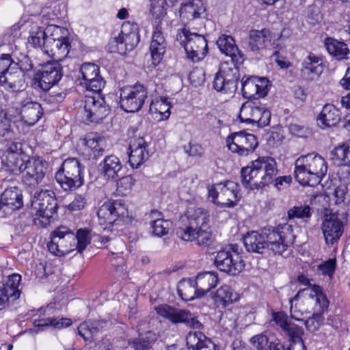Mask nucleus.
<instances>
[{
	"mask_svg": "<svg viewBox=\"0 0 350 350\" xmlns=\"http://www.w3.org/2000/svg\"><path fill=\"white\" fill-rule=\"evenodd\" d=\"M299 332L297 331L293 336H290L291 341L286 350H306L302 339L299 336Z\"/></svg>",
	"mask_w": 350,
	"mask_h": 350,
	"instance_id": "63",
	"label": "nucleus"
},
{
	"mask_svg": "<svg viewBox=\"0 0 350 350\" xmlns=\"http://www.w3.org/2000/svg\"><path fill=\"white\" fill-rule=\"evenodd\" d=\"M137 25L129 21L123 23L120 31L112 33L111 39L107 46L110 53L125 55L131 51L139 42Z\"/></svg>",
	"mask_w": 350,
	"mask_h": 350,
	"instance_id": "3",
	"label": "nucleus"
},
{
	"mask_svg": "<svg viewBox=\"0 0 350 350\" xmlns=\"http://www.w3.org/2000/svg\"><path fill=\"white\" fill-rule=\"evenodd\" d=\"M85 95L84 107L80 112L81 121L86 124L91 122L98 123L109 113L110 109L98 93Z\"/></svg>",
	"mask_w": 350,
	"mask_h": 350,
	"instance_id": "10",
	"label": "nucleus"
},
{
	"mask_svg": "<svg viewBox=\"0 0 350 350\" xmlns=\"http://www.w3.org/2000/svg\"><path fill=\"white\" fill-rule=\"evenodd\" d=\"M220 288H225L226 293L222 295L224 306L228 304L236 303L240 298L239 295L234 292L230 286L227 285L221 286Z\"/></svg>",
	"mask_w": 350,
	"mask_h": 350,
	"instance_id": "58",
	"label": "nucleus"
},
{
	"mask_svg": "<svg viewBox=\"0 0 350 350\" xmlns=\"http://www.w3.org/2000/svg\"><path fill=\"white\" fill-rule=\"evenodd\" d=\"M76 237V245L75 249L81 253L90 243L89 231L85 229H80L77 231Z\"/></svg>",
	"mask_w": 350,
	"mask_h": 350,
	"instance_id": "51",
	"label": "nucleus"
},
{
	"mask_svg": "<svg viewBox=\"0 0 350 350\" xmlns=\"http://www.w3.org/2000/svg\"><path fill=\"white\" fill-rule=\"evenodd\" d=\"M46 170V161L35 157L29 159L21 171L23 183L30 187H36L44 179Z\"/></svg>",
	"mask_w": 350,
	"mask_h": 350,
	"instance_id": "18",
	"label": "nucleus"
},
{
	"mask_svg": "<svg viewBox=\"0 0 350 350\" xmlns=\"http://www.w3.org/2000/svg\"><path fill=\"white\" fill-rule=\"evenodd\" d=\"M243 243L247 252L264 254L265 250H267L265 228L260 232L258 231L247 232L243 237Z\"/></svg>",
	"mask_w": 350,
	"mask_h": 350,
	"instance_id": "28",
	"label": "nucleus"
},
{
	"mask_svg": "<svg viewBox=\"0 0 350 350\" xmlns=\"http://www.w3.org/2000/svg\"><path fill=\"white\" fill-rule=\"evenodd\" d=\"M157 313L165 318L172 323H186L194 329H200L202 324L193 317L189 310L180 308H155Z\"/></svg>",
	"mask_w": 350,
	"mask_h": 350,
	"instance_id": "21",
	"label": "nucleus"
},
{
	"mask_svg": "<svg viewBox=\"0 0 350 350\" xmlns=\"http://www.w3.org/2000/svg\"><path fill=\"white\" fill-rule=\"evenodd\" d=\"M100 173L106 180H115L121 176L122 163L116 156L109 155L99 164Z\"/></svg>",
	"mask_w": 350,
	"mask_h": 350,
	"instance_id": "31",
	"label": "nucleus"
},
{
	"mask_svg": "<svg viewBox=\"0 0 350 350\" xmlns=\"http://www.w3.org/2000/svg\"><path fill=\"white\" fill-rule=\"evenodd\" d=\"M311 290L313 293L312 296L316 297L317 303L319 304L321 306H328V299L321 286L314 284L312 286Z\"/></svg>",
	"mask_w": 350,
	"mask_h": 350,
	"instance_id": "59",
	"label": "nucleus"
},
{
	"mask_svg": "<svg viewBox=\"0 0 350 350\" xmlns=\"http://www.w3.org/2000/svg\"><path fill=\"white\" fill-rule=\"evenodd\" d=\"M192 238L190 239H183L185 241H196V244L201 247H208L214 241V236L209 226L197 229L191 233Z\"/></svg>",
	"mask_w": 350,
	"mask_h": 350,
	"instance_id": "44",
	"label": "nucleus"
},
{
	"mask_svg": "<svg viewBox=\"0 0 350 350\" xmlns=\"http://www.w3.org/2000/svg\"><path fill=\"white\" fill-rule=\"evenodd\" d=\"M272 321L282 328L289 336H293L301 329L291 323H288V316L283 312H272Z\"/></svg>",
	"mask_w": 350,
	"mask_h": 350,
	"instance_id": "46",
	"label": "nucleus"
},
{
	"mask_svg": "<svg viewBox=\"0 0 350 350\" xmlns=\"http://www.w3.org/2000/svg\"><path fill=\"white\" fill-rule=\"evenodd\" d=\"M62 66L57 61L49 62L36 72L35 84L43 91H49L62 78Z\"/></svg>",
	"mask_w": 350,
	"mask_h": 350,
	"instance_id": "16",
	"label": "nucleus"
},
{
	"mask_svg": "<svg viewBox=\"0 0 350 350\" xmlns=\"http://www.w3.org/2000/svg\"><path fill=\"white\" fill-rule=\"evenodd\" d=\"M26 155L21 142H11L6 145L1 156L2 167L0 170V178L5 181L13 180V176L21 173L25 166Z\"/></svg>",
	"mask_w": 350,
	"mask_h": 350,
	"instance_id": "2",
	"label": "nucleus"
},
{
	"mask_svg": "<svg viewBox=\"0 0 350 350\" xmlns=\"http://www.w3.org/2000/svg\"><path fill=\"white\" fill-rule=\"evenodd\" d=\"M208 338L201 332H190L186 338L189 349L197 350Z\"/></svg>",
	"mask_w": 350,
	"mask_h": 350,
	"instance_id": "50",
	"label": "nucleus"
},
{
	"mask_svg": "<svg viewBox=\"0 0 350 350\" xmlns=\"http://www.w3.org/2000/svg\"><path fill=\"white\" fill-rule=\"evenodd\" d=\"M237 62L231 59L221 64L213 81V88L223 94H232L238 88L240 79L239 68Z\"/></svg>",
	"mask_w": 350,
	"mask_h": 350,
	"instance_id": "5",
	"label": "nucleus"
},
{
	"mask_svg": "<svg viewBox=\"0 0 350 350\" xmlns=\"http://www.w3.org/2000/svg\"><path fill=\"white\" fill-rule=\"evenodd\" d=\"M62 28L58 26L47 27V31L51 32L46 39L45 53L56 59L58 62L67 57L70 51V44L68 38L64 36H58Z\"/></svg>",
	"mask_w": 350,
	"mask_h": 350,
	"instance_id": "14",
	"label": "nucleus"
},
{
	"mask_svg": "<svg viewBox=\"0 0 350 350\" xmlns=\"http://www.w3.org/2000/svg\"><path fill=\"white\" fill-rule=\"evenodd\" d=\"M201 295L208 293L219 282L218 273L215 271H205L198 274L194 280Z\"/></svg>",
	"mask_w": 350,
	"mask_h": 350,
	"instance_id": "37",
	"label": "nucleus"
},
{
	"mask_svg": "<svg viewBox=\"0 0 350 350\" xmlns=\"http://www.w3.org/2000/svg\"><path fill=\"white\" fill-rule=\"evenodd\" d=\"M82 167L76 158H68L62 164L55 179L64 191H73L83 184Z\"/></svg>",
	"mask_w": 350,
	"mask_h": 350,
	"instance_id": "7",
	"label": "nucleus"
},
{
	"mask_svg": "<svg viewBox=\"0 0 350 350\" xmlns=\"http://www.w3.org/2000/svg\"><path fill=\"white\" fill-rule=\"evenodd\" d=\"M198 288L193 279H183L178 282V293L183 300L191 301L202 297Z\"/></svg>",
	"mask_w": 350,
	"mask_h": 350,
	"instance_id": "38",
	"label": "nucleus"
},
{
	"mask_svg": "<svg viewBox=\"0 0 350 350\" xmlns=\"http://www.w3.org/2000/svg\"><path fill=\"white\" fill-rule=\"evenodd\" d=\"M129 163L133 168H138L148 158V143L144 137L133 138L129 144Z\"/></svg>",
	"mask_w": 350,
	"mask_h": 350,
	"instance_id": "26",
	"label": "nucleus"
},
{
	"mask_svg": "<svg viewBox=\"0 0 350 350\" xmlns=\"http://www.w3.org/2000/svg\"><path fill=\"white\" fill-rule=\"evenodd\" d=\"M208 198L217 206L233 207L241 198L239 185L230 180L215 184L208 189Z\"/></svg>",
	"mask_w": 350,
	"mask_h": 350,
	"instance_id": "9",
	"label": "nucleus"
},
{
	"mask_svg": "<svg viewBox=\"0 0 350 350\" xmlns=\"http://www.w3.org/2000/svg\"><path fill=\"white\" fill-rule=\"evenodd\" d=\"M321 228L326 243L333 245L342 234L343 222L338 213L327 215L322 223Z\"/></svg>",
	"mask_w": 350,
	"mask_h": 350,
	"instance_id": "23",
	"label": "nucleus"
},
{
	"mask_svg": "<svg viewBox=\"0 0 350 350\" xmlns=\"http://www.w3.org/2000/svg\"><path fill=\"white\" fill-rule=\"evenodd\" d=\"M215 265L220 271L229 275H237L243 270L245 262L237 252L225 248L217 252Z\"/></svg>",
	"mask_w": 350,
	"mask_h": 350,
	"instance_id": "13",
	"label": "nucleus"
},
{
	"mask_svg": "<svg viewBox=\"0 0 350 350\" xmlns=\"http://www.w3.org/2000/svg\"><path fill=\"white\" fill-rule=\"evenodd\" d=\"M3 214L8 215L13 211L20 209L23 205L22 191L17 187L6 189L1 197Z\"/></svg>",
	"mask_w": 350,
	"mask_h": 350,
	"instance_id": "27",
	"label": "nucleus"
},
{
	"mask_svg": "<svg viewBox=\"0 0 350 350\" xmlns=\"http://www.w3.org/2000/svg\"><path fill=\"white\" fill-rule=\"evenodd\" d=\"M267 248L275 255H282L293 244L295 236L291 225L284 224L277 227L265 228Z\"/></svg>",
	"mask_w": 350,
	"mask_h": 350,
	"instance_id": "6",
	"label": "nucleus"
},
{
	"mask_svg": "<svg viewBox=\"0 0 350 350\" xmlns=\"http://www.w3.org/2000/svg\"><path fill=\"white\" fill-rule=\"evenodd\" d=\"M165 49L166 42L163 35L161 27L157 25L154 27L150 46L152 64L154 65H157L160 63L165 52Z\"/></svg>",
	"mask_w": 350,
	"mask_h": 350,
	"instance_id": "29",
	"label": "nucleus"
},
{
	"mask_svg": "<svg viewBox=\"0 0 350 350\" xmlns=\"http://www.w3.org/2000/svg\"><path fill=\"white\" fill-rule=\"evenodd\" d=\"M332 154L340 162V165H350V139L336 147Z\"/></svg>",
	"mask_w": 350,
	"mask_h": 350,
	"instance_id": "48",
	"label": "nucleus"
},
{
	"mask_svg": "<svg viewBox=\"0 0 350 350\" xmlns=\"http://www.w3.org/2000/svg\"><path fill=\"white\" fill-rule=\"evenodd\" d=\"M311 290L313 293L312 296L316 297L317 303L319 304L321 306H328V299L321 286L314 284L312 286Z\"/></svg>",
	"mask_w": 350,
	"mask_h": 350,
	"instance_id": "60",
	"label": "nucleus"
},
{
	"mask_svg": "<svg viewBox=\"0 0 350 350\" xmlns=\"http://www.w3.org/2000/svg\"><path fill=\"white\" fill-rule=\"evenodd\" d=\"M324 70L323 59L312 53L303 59L301 62V77L306 81H312L319 79Z\"/></svg>",
	"mask_w": 350,
	"mask_h": 350,
	"instance_id": "22",
	"label": "nucleus"
},
{
	"mask_svg": "<svg viewBox=\"0 0 350 350\" xmlns=\"http://www.w3.org/2000/svg\"><path fill=\"white\" fill-rule=\"evenodd\" d=\"M204 11L205 8L201 0H192L182 3L179 10L180 17L183 23H188L200 18Z\"/></svg>",
	"mask_w": 350,
	"mask_h": 350,
	"instance_id": "33",
	"label": "nucleus"
},
{
	"mask_svg": "<svg viewBox=\"0 0 350 350\" xmlns=\"http://www.w3.org/2000/svg\"><path fill=\"white\" fill-rule=\"evenodd\" d=\"M134 184L135 180L132 176H123L117 182V190L121 195L126 196L131 191Z\"/></svg>",
	"mask_w": 350,
	"mask_h": 350,
	"instance_id": "52",
	"label": "nucleus"
},
{
	"mask_svg": "<svg viewBox=\"0 0 350 350\" xmlns=\"http://www.w3.org/2000/svg\"><path fill=\"white\" fill-rule=\"evenodd\" d=\"M60 241L58 242L57 239V237L55 234H53V232L51 233V241L50 243H48V249L49 251L56 255V256H63L64 254H62L61 252V247H64L65 245L62 243L63 241L62 240H59Z\"/></svg>",
	"mask_w": 350,
	"mask_h": 350,
	"instance_id": "62",
	"label": "nucleus"
},
{
	"mask_svg": "<svg viewBox=\"0 0 350 350\" xmlns=\"http://www.w3.org/2000/svg\"><path fill=\"white\" fill-rule=\"evenodd\" d=\"M256 81L255 90L256 92V100H258L267 95L270 88V81L265 77H256Z\"/></svg>",
	"mask_w": 350,
	"mask_h": 350,
	"instance_id": "55",
	"label": "nucleus"
},
{
	"mask_svg": "<svg viewBox=\"0 0 350 350\" xmlns=\"http://www.w3.org/2000/svg\"><path fill=\"white\" fill-rule=\"evenodd\" d=\"M187 218L188 224L176 229V235L181 239H190L193 237L191 232L193 233L195 230L208 226L210 215L208 212L203 208H196Z\"/></svg>",
	"mask_w": 350,
	"mask_h": 350,
	"instance_id": "20",
	"label": "nucleus"
},
{
	"mask_svg": "<svg viewBox=\"0 0 350 350\" xmlns=\"http://www.w3.org/2000/svg\"><path fill=\"white\" fill-rule=\"evenodd\" d=\"M85 146L92 152L94 159L103 154L105 146V140L97 133H90L85 137Z\"/></svg>",
	"mask_w": 350,
	"mask_h": 350,
	"instance_id": "41",
	"label": "nucleus"
},
{
	"mask_svg": "<svg viewBox=\"0 0 350 350\" xmlns=\"http://www.w3.org/2000/svg\"><path fill=\"white\" fill-rule=\"evenodd\" d=\"M277 174L274 159L259 157L241 169V182L244 187L250 189H262L271 183Z\"/></svg>",
	"mask_w": 350,
	"mask_h": 350,
	"instance_id": "1",
	"label": "nucleus"
},
{
	"mask_svg": "<svg viewBox=\"0 0 350 350\" xmlns=\"http://www.w3.org/2000/svg\"><path fill=\"white\" fill-rule=\"evenodd\" d=\"M97 215L99 224L102 226L119 224L122 219L128 216V210L124 202L121 200H108L104 202L98 208Z\"/></svg>",
	"mask_w": 350,
	"mask_h": 350,
	"instance_id": "12",
	"label": "nucleus"
},
{
	"mask_svg": "<svg viewBox=\"0 0 350 350\" xmlns=\"http://www.w3.org/2000/svg\"><path fill=\"white\" fill-rule=\"evenodd\" d=\"M336 267V260L335 259H329L325 261L324 263L320 265L319 266V270L324 275H332L334 272Z\"/></svg>",
	"mask_w": 350,
	"mask_h": 350,
	"instance_id": "64",
	"label": "nucleus"
},
{
	"mask_svg": "<svg viewBox=\"0 0 350 350\" xmlns=\"http://www.w3.org/2000/svg\"><path fill=\"white\" fill-rule=\"evenodd\" d=\"M152 98L149 107V111L151 113H159L161 116V120H167L170 115L171 104L166 97Z\"/></svg>",
	"mask_w": 350,
	"mask_h": 350,
	"instance_id": "42",
	"label": "nucleus"
},
{
	"mask_svg": "<svg viewBox=\"0 0 350 350\" xmlns=\"http://www.w3.org/2000/svg\"><path fill=\"white\" fill-rule=\"evenodd\" d=\"M155 87L156 84L154 83H148L146 86L136 83L133 85L122 88L120 90V107L129 113L138 111L143 107L148 94L150 97H153L150 90Z\"/></svg>",
	"mask_w": 350,
	"mask_h": 350,
	"instance_id": "4",
	"label": "nucleus"
},
{
	"mask_svg": "<svg viewBox=\"0 0 350 350\" xmlns=\"http://www.w3.org/2000/svg\"><path fill=\"white\" fill-rule=\"evenodd\" d=\"M51 32L47 31V28L44 30L42 27H36L32 29L28 38V44L34 48H40L44 51L46 49V39Z\"/></svg>",
	"mask_w": 350,
	"mask_h": 350,
	"instance_id": "45",
	"label": "nucleus"
},
{
	"mask_svg": "<svg viewBox=\"0 0 350 350\" xmlns=\"http://www.w3.org/2000/svg\"><path fill=\"white\" fill-rule=\"evenodd\" d=\"M338 110L330 104L325 105L317 117V124L323 129L336 126L340 121Z\"/></svg>",
	"mask_w": 350,
	"mask_h": 350,
	"instance_id": "35",
	"label": "nucleus"
},
{
	"mask_svg": "<svg viewBox=\"0 0 350 350\" xmlns=\"http://www.w3.org/2000/svg\"><path fill=\"white\" fill-rule=\"evenodd\" d=\"M12 122L5 113H0V137H11L13 131L11 129Z\"/></svg>",
	"mask_w": 350,
	"mask_h": 350,
	"instance_id": "56",
	"label": "nucleus"
},
{
	"mask_svg": "<svg viewBox=\"0 0 350 350\" xmlns=\"http://www.w3.org/2000/svg\"><path fill=\"white\" fill-rule=\"evenodd\" d=\"M308 166L307 159L304 155L297 158L295 162L294 177L301 185L314 187L317 183L314 178L312 177L311 171Z\"/></svg>",
	"mask_w": 350,
	"mask_h": 350,
	"instance_id": "32",
	"label": "nucleus"
},
{
	"mask_svg": "<svg viewBox=\"0 0 350 350\" xmlns=\"http://www.w3.org/2000/svg\"><path fill=\"white\" fill-rule=\"evenodd\" d=\"M42 323H39L38 326H48L52 325L55 328L61 329L66 327L72 324V321L67 318H49L42 321Z\"/></svg>",
	"mask_w": 350,
	"mask_h": 350,
	"instance_id": "54",
	"label": "nucleus"
},
{
	"mask_svg": "<svg viewBox=\"0 0 350 350\" xmlns=\"http://www.w3.org/2000/svg\"><path fill=\"white\" fill-rule=\"evenodd\" d=\"M304 157L307 159L308 167L312 173L311 176L314 178L317 185L327 174V163L319 154H308Z\"/></svg>",
	"mask_w": 350,
	"mask_h": 350,
	"instance_id": "30",
	"label": "nucleus"
},
{
	"mask_svg": "<svg viewBox=\"0 0 350 350\" xmlns=\"http://www.w3.org/2000/svg\"><path fill=\"white\" fill-rule=\"evenodd\" d=\"M271 112L264 105L256 102L247 101L244 103L239 111V118L241 122L264 127L269 125L271 120Z\"/></svg>",
	"mask_w": 350,
	"mask_h": 350,
	"instance_id": "11",
	"label": "nucleus"
},
{
	"mask_svg": "<svg viewBox=\"0 0 350 350\" xmlns=\"http://www.w3.org/2000/svg\"><path fill=\"white\" fill-rule=\"evenodd\" d=\"M161 215V213L157 210H152L150 213V217L152 219L155 218L151 222L152 232L154 236L159 237L167 234L172 226V222L170 220L158 218Z\"/></svg>",
	"mask_w": 350,
	"mask_h": 350,
	"instance_id": "43",
	"label": "nucleus"
},
{
	"mask_svg": "<svg viewBox=\"0 0 350 350\" xmlns=\"http://www.w3.org/2000/svg\"><path fill=\"white\" fill-rule=\"evenodd\" d=\"M31 206L38 217L35 219V222L38 220L40 224L46 226L57 212V202L55 193L47 189L36 192L31 200Z\"/></svg>",
	"mask_w": 350,
	"mask_h": 350,
	"instance_id": "8",
	"label": "nucleus"
},
{
	"mask_svg": "<svg viewBox=\"0 0 350 350\" xmlns=\"http://www.w3.org/2000/svg\"><path fill=\"white\" fill-rule=\"evenodd\" d=\"M183 34L185 40L181 44L185 48L187 57L194 62L202 59L208 52V44L205 37L197 33H192L184 28Z\"/></svg>",
	"mask_w": 350,
	"mask_h": 350,
	"instance_id": "15",
	"label": "nucleus"
},
{
	"mask_svg": "<svg viewBox=\"0 0 350 350\" xmlns=\"http://www.w3.org/2000/svg\"><path fill=\"white\" fill-rule=\"evenodd\" d=\"M228 149L239 156H247L255 150L258 145L256 137L244 131L232 133L226 138Z\"/></svg>",
	"mask_w": 350,
	"mask_h": 350,
	"instance_id": "17",
	"label": "nucleus"
},
{
	"mask_svg": "<svg viewBox=\"0 0 350 350\" xmlns=\"http://www.w3.org/2000/svg\"><path fill=\"white\" fill-rule=\"evenodd\" d=\"M25 81V74L18 64H13L0 75V84L14 92L21 91Z\"/></svg>",
	"mask_w": 350,
	"mask_h": 350,
	"instance_id": "24",
	"label": "nucleus"
},
{
	"mask_svg": "<svg viewBox=\"0 0 350 350\" xmlns=\"http://www.w3.org/2000/svg\"><path fill=\"white\" fill-rule=\"evenodd\" d=\"M20 120L28 126L34 125L42 116L43 109L40 103L25 98L21 103Z\"/></svg>",
	"mask_w": 350,
	"mask_h": 350,
	"instance_id": "25",
	"label": "nucleus"
},
{
	"mask_svg": "<svg viewBox=\"0 0 350 350\" xmlns=\"http://www.w3.org/2000/svg\"><path fill=\"white\" fill-rule=\"evenodd\" d=\"M324 44L327 52L338 60L347 59L350 53L346 43L332 38H325Z\"/></svg>",
	"mask_w": 350,
	"mask_h": 350,
	"instance_id": "40",
	"label": "nucleus"
},
{
	"mask_svg": "<svg viewBox=\"0 0 350 350\" xmlns=\"http://www.w3.org/2000/svg\"><path fill=\"white\" fill-rule=\"evenodd\" d=\"M216 43L222 53L230 57L231 59L234 62H242V55L231 36L222 34L219 37Z\"/></svg>",
	"mask_w": 350,
	"mask_h": 350,
	"instance_id": "34",
	"label": "nucleus"
},
{
	"mask_svg": "<svg viewBox=\"0 0 350 350\" xmlns=\"http://www.w3.org/2000/svg\"><path fill=\"white\" fill-rule=\"evenodd\" d=\"M252 345L258 350H265L269 344V340L267 336L264 334H258L250 339Z\"/></svg>",
	"mask_w": 350,
	"mask_h": 350,
	"instance_id": "61",
	"label": "nucleus"
},
{
	"mask_svg": "<svg viewBox=\"0 0 350 350\" xmlns=\"http://www.w3.org/2000/svg\"><path fill=\"white\" fill-rule=\"evenodd\" d=\"M156 340L154 334L150 332L147 333L145 336L135 339L131 343V347L134 350H150L152 348Z\"/></svg>",
	"mask_w": 350,
	"mask_h": 350,
	"instance_id": "49",
	"label": "nucleus"
},
{
	"mask_svg": "<svg viewBox=\"0 0 350 350\" xmlns=\"http://www.w3.org/2000/svg\"><path fill=\"white\" fill-rule=\"evenodd\" d=\"M99 67L92 63H84L81 65L78 79L80 85L88 90L99 93L105 87V82L99 75Z\"/></svg>",
	"mask_w": 350,
	"mask_h": 350,
	"instance_id": "19",
	"label": "nucleus"
},
{
	"mask_svg": "<svg viewBox=\"0 0 350 350\" xmlns=\"http://www.w3.org/2000/svg\"><path fill=\"white\" fill-rule=\"evenodd\" d=\"M271 41L269 30L264 29L260 31L252 30L250 33L248 46L253 52L267 48Z\"/></svg>",
	"mask_w": 350,
	"mask_h": 350,
	"instance_id": "36",
	"label": "nucleus"
},
{
	"mask_svg": "<svg viewBox=\"0 0 350 350\" xmlns=\"http://www.w3.org/2000/svg\"><path fill=\"white\" fill-rule=\"evenodd\" d=\"M3 297L8 304H14V301L20 297L21 290H14L4 286L3 284Z\"/></svg>",
	"mask_w": 350,
	"mask_h": 350,
	"instance_id": "57",
	"label": "nucleus"
},
{
	"mask_svg": "<svg viewBox=\"0 0 350 350\" xmlns=\"http://www.w3.org/2000/svg\"><path fill=\"white\" fill-rule=\"evenodd\" d=\"M59 241L62 240L65 245L61 247L62 254H66L75 250L76 245L75 234L66 226H59L53 232Z\"/></svg>",
	"mask_w": 350,
	"mask_h": 350,
	"instance_id": "39",
	"label": "nucleus"
},
{
	"mask_svg": "<svg viewBox=\"0 0 350 350\" xmlns=\"http://www.w3.org/2000/svg\"><path fill=\"white\" fill-rule=\"evenodd\" d=\"M310 210L308 205L293 206L288 211V217L289 219L308 218L311 216Z\"/></svg>",
	"mask_w": 350,
	"mask_h": 350,
	"instance_id": "53",
	"label": "nucleus"
},
{
	"mask_svg": "<svg viewBox=\"0 0 350 350\" xmlns=\"http://www.w3.org/2000/svg\"><path fill=\"white\" fill-rule=\"evenodd\" d=\"M256 76H244L241 79V91L243 96L249 100H256Z\"/></svg>",
	"mask_w": 350,
	"mask_h": 350,
	"instance_id": "47",
	"label": "nucleus"
}]
</instances>
